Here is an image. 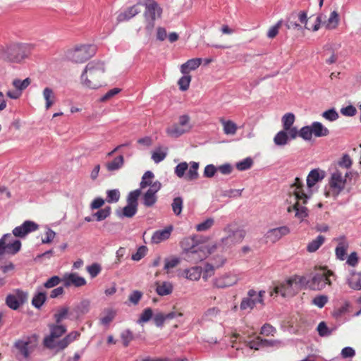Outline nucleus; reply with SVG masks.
Masks as SVG:
<instances>
[{"label":"nucleus","instance_id":"1","mask_svg":"<svg viewBox=\"0 0 361 361\" xmlns=\"http://www.w3.org/2000/svg\"><path fill=\"white\" fill-rule=\"evenodd\" d=\"M292 187L294 188L293 192L294 193L296 202L293 207L288 208V212H291L292 211H295V216L302 221L308 216V210L307 207H305V204H307L311 194L305 192L304 185L302 180L299 178H295V183Z\"/></svg>","mask_w":361,"mask_h":361},{"label":"nucleus","instance_id":"2","mask_svg":"<svg viewBox=\"0 0 361 361\" xmlns=\"http://www.w3.org/2000/svg\"><path fill=\"white\" fill-rule=\"evenodd\" d=\"M49 334L45 336L42 341L43 346L57 353L65 349L62 336L67 331V328L63 324H50L48 325Z\"/></svg>","mask_w":361,"mask_h":361},{"label":"nucleus","instance_id":"3","mask_svg":"<svg viewBox=\"0 0 361 361\" xmlns=\"http://www.w3.org/2000/svg\"><path fill=\"white\" fill-rule=\"evenodd\" d=\"M332 276H334L332 271L320 268L313 272L307 280L305 277H300L299 283H305L310 290L319 291L324 290L326 286H331L330 277Z\"/></svg>","mask_w":361,"mask_h":361},{"label":"nucleus","instance_id":"4","mask_svg":"<svg viewBox=\"0 0 361 361\" xmlns=\"http://www.w3.org/2000/svg\"><path fill=\"white\" fill-rule=\"evenodd\" d=\"M104 65L100 61H91L87 63L81 75V80L84 85L91 89H97L100 85L94 82L104 73Z\"/></svg>","mask_w":361,"mask_h":361},{"label":"nucleus","instance_id":"5","mask_svg":"<svg viewBox=\"0 0 361 361\" xmlns=\"http://www.w3.org/2000/svg\"><path fill=\"white\" fill-rule=\"evenodd\" d=\"M32 49L28 44H13L0 50V58L11 62H20L27 56Z\"/></svg>","mask_w":361,"mask_h":361},{"label":"nucleus","instance_id":"6","mask_svg":"<svg viewBox=\"0 0 361 361\" xmlns=\"http://www.w3.org/2000/svg\"><path fill=\"white\" fill-rule=\"evenodd\" d=\"M38 340L39 336L36 334L24 336L15 342L14 347L18 350L19 355L24 359H28L36 349Z\"/></svg>","mask_w":361,"mask_h":361},{"label":"nucleus","instance_id":"7","mask_svg":"<svg viewBox=\"0 0 361 361\" xmlns=\"http://www.w3.org/2000/svg\"><path fill=\"white\" fill-rule=\"evenodd\" d=\"M96 51V46L93 44H81L76 46L73 49L68 50L66 56L68 60L74 63H83L92 57Z\"/></svg>","mask_w":361,"mask_h":361},{"label":"nucleus","instance_id":"8","mask_svg":"<svg viewBox=\"0 0 361 361\" xmlns=\"http://www.w3.org/2000/svg\"><path fill=\"white\" fill-rule=\"evenodd\" d=\"M142 6H145V11L144 13L145 18L146 20V30L151 32L154 27V20L157 18H160L162 8L154 0H142Z\"/></svg>","mask_w":361,"mask_h":361},{"label":"nucleus","instance_id":"9","mask_svg":"<svg viewBox=\"0 0 361 361\" xmlns=\"http://www.w3.org/2000/svg\"><path fill=\"white\" fill-rule=\"evenodd\" d=\"M265 295L264 290H260L257 293L255 290L250 289L248 290L247 296L243 298L240 305L241 310H251L257 305H261L262 307L264 305V297Z\"/></svg>","mask_w":361,"mask_h":361},{"label":"nucleus","instance_id":"10","mask_svg":"<svg viewBox=\"0 0 361 361\" xmlns=\"http://www.w3.org/2000/svg\"><path fill=\"white\" fill-rule=\"evenodd\" d=\"M21 247V243L11 233L4 234L0 239V255L5 254L13 255Z\"/></svg>","mask_w":361,"mask_h":361},{"label":"nucleus","instance_id":"11","mask_svg":"<svg viewBox=\"0 0 361 361\" xmlns=\"http://www.w3.org/2000/svg\"><path fill=\"white\" fill-rule=\"evenodd\" d=\"M224 231L228 234L225 238L221 240V243L226 247H231L236 244H238L244 239L246 232L241 228H237L236 229L232 228V225H228L224 228Z\"/></svg>","mask_w":361,"mask_h":361},{"label":"nucleus","instance_id":"12","mask_svg":"<svg viewBox=\"0 0 361 361\" xmlns=\"http://www.w3.org/2000/svg\"><path fill=\"white\" fill-rule=\"evenodd\" d=\"M300 278L295 276L274 288V293L283 297H290L295 294L298 289Z\"/></svg>","mask_w":361,"mask_h":361},{"label":"nucleus","instance_id":"13","mask_svg":"<svg viewBox=\"0 0 361 361\" xmlns=\"http://www.w3.org/2000/svg\"><path fill=\"white\" fill-rule=\"evenodd\" d=\"M240 280L239 274L235 271L226 272L214 279L213 285L217 288H226L235 285Z\"/></svg>","mask_w":361,"mask_h":361},{"label":"nucleus","instance_id":"14","mask_svg":"<svg viewBox=\"0 0 361 361\" xmlns=\"http://www.w3.org/2000/svg\"><path fill=\"white\" fill-rule=\"evenodd\" d=\"M346 180L343 178V173L339 170L334 171L329 180V185L332 195L336 197L345 188Z\"/></svg>","mask_w":361,"mask_h":361},{"label":"nucleus","instance_id":"15","mask_svg":"<svg viewBox=\"0 0 361 361\" xmlns=\"http://www.w3.org/2000/svg\"><path fill=\"white\" fill-rule=\"evenodd\" d=\"M250 349L259 350L261 348H279L282 345V342L276 339H262L257 337L254 341H244L242 343Z\"/></svg>","mask_w":361,"mask_h":361},{"label":"nucleus","instance_id":"16","mask_svg":"<svg viewBox=\"0 0 361 361\" xmlns=\"http://www.w3.org/2000/svg\"><path fill=\"white\" fill-rule=\"evenodd\" d=\"M27 293L16 289L13 293L6 296V304L9 308L16 310L27 300Z\"/></svg>","mask_w":361,"mask_h":361},{"label":"nucleus","instance_id":"17","mask_svg":"<svg viewBox=\"0 0 361 361\" xmlns=\"http://www.w3.org/2000/svg\"><path fill=\"white\" fill-rule=\"evenodd\" d=\"M345 284L353 290H361V272L349 269L345 276Z\"/></svg>","mask_w":361,"mask_h":361},{"label":"nucleus","instance_id":"18","mask_svg":"<svg viewBox=\"0 0 361 361\" xmlns=\"http://www.w3.org/2000/svg\"><path fill=\"white\" fill-rule=\"evenodd\" d=\"M39 226L32 221H25L19 226L16 227L13 230V235L15 237L24 238L28 233L35 231L38 229Z\"/></svg>","mask_w":361,"mask_h":361},{"label":"nucleus","instance_id":"19","mask_svg":"<svg viewBox=\"0 0 361 361\" xmlns=\"http://www.w3.org/2000/svg\"><path fill=\"white\" fill-rule=\"evenodd\" d=\"M161 184L159 181H155L147 191L144 194L142 200L143 204L147 207L153 206L157 200V192L161 189Z\"/></svg>","mask_w":361,"mask_h":361},{"label":"nucleus","instance_id":"20","mask_svg":"<svg viewBox=\"0 0 361 361\" xmlns=\"http://www.w3.org/2000/svg\"><path fill=\"white\" fill-rule=\"evenodd\" d=\"M290 233V228L286 226L277 227L275 228L269 229L266 235L265 238L267 240L271 243H276L282 237L287 235Z\"/></svg>","mask_w":361,"mask_h":361},{"label":"nucleus","instance_id":"21","mask_svg":"<svg viewBox=\"0 0 361 361\" xmlns=\"http://www.w3.org/2000/svg\"><path fill=\"white\" fill-rule=\"evenodd\" d=\"M142 6V1L138 0L137 3L131 7L128 8L126 11L121 13L118 17V22L128 20L137 14L141 12V7Z\"/></svg>","mask_w":361,"mask_h":361},{"label":"nucleus","instance_id":"22","mask_svg":"<svg viewBox=\"0 0 361 361\" xmlns=\"http://www.w3.org/2000/svg\"><path fill=\"white\" fill-rule=\"evenodd\" d=\"M207 257V254L200 245L195 246L190 253L185 255L186 259L192 263H197L202 261Z\"/></svg>","mask_w":361,"mask_h":361},{"label":"nucleus","instance_id":"23","mask_svg":"<svg viewBox=\"0 0 361 361\" xmlns=\"http://www.w3.org/2000/svg\"><path fill=\"white\" fill-rule=\"evenodd\" d=\"M63 281L66 287L72 285L75 287H80L86 283V280L83 277L78 276L76 273L66 274L63 278Z\"/></svg>","mask_w":361,"mask_h":361},{"label":"nucleus","instance_id":"24","mask_svg":"<svg viewBox=\"0 0 361 361\" xmlns=\"http://www.w3.org/2000/svg\"><path fill=\"white\" fill-rule=\"evenodd\" d=\"M326 176V172L320 169L312 170L307 177V185L312 188L317 183L322 180Z\"/></svg>","mask_w":361,"mask_h":361},{"label":"nucleus","instance_id":"25","mask_svg":"<svg viewBox=\"0 0 361 361\" xmlns=\"http://www.w3.org/2000/svg\"><path fill=\"white\" fill-rule=\"evenodd\" d=\"M338 240L339 242L335 249V255L338 259L343 261L346 258L349 244L344 236L339 238Z\"/></svg>","mask_w":361,"mask_h":361},{"label":"nucleus","instance_id":"26","mask_svg":"<svg viewBox=\"0 0 361 361\" xmlns=\"http://www.w3.org/2000/svg\"><path fill=\"white\" fill-rule=\"evenodd\" d=\"M173 231V226H169L163 230L155 231L152 236V241L154 243L158 244L161 242L169 238L171 233Z\"/></svg>","mask_w":361,"mask_h":361},{"label":"nucleus","instance_id":"27","mask_svg":"<svg viewBox=\"0 0 361 361\" xmlns=\"http://www.w3.org/2000/svg\"><path fill=\"white\" fill-rule=\"evenodd\" d=\"M201 58H194L188 60L180 66V70L183 75L189 74L190 71L196 70L202 63Z\"/></svg>","mask_w":361,"mask_h":361},{"label":"nucleus","instance_id":"28","mask_svg":"<svg viewBox=\"0 0 361 361\" xmlns=\"http://www.w3.org/2000/svg\"><path fill=\"white\" fill-rule=\"evenodd\" d=\"M183 276L191 281H197L202 275V269L200 267H193L183 271Z\"/></svg>","mask_w":361,"mask_h":361},{"label":"nucleus","instance_id":"29","mask_svg":"<svg viewBox=\"0 0 361 361\" xmlns=\"http://www.w3.org/2000/svg\"><path fill=\"white\" fill-rule=\"evenodd\" d=\"M41 289V288H38L32 299V305L37 309H40L47 300L46 293Z\"/></svg>","mask_w":361,"mask_h":361},{"label":"nucleus","instance_id":"30","mask_svg":"<svg viewBox=\"0 0 361 361\" xmlns=\"http://www.w3.org/2000/svg\"><path fill=\"white\" fill-rule=\"evenodd\" d=\"M313 135L317 137H325L329 134V130L320 122L314 121L311 124Z\"/></svg>","mask_w":361,"mask_h":361},{"label":"nucleus","instance_id":"31","mask_svg":"<svg viewBox=\"0 0 361 361\" xmlns=\"http://www.w3.org/2000/svg\"><path fill=\"white\" fill-rule=\"evenodd\" d=\"M43 97L45 100V108L49 109L56 102V95L53 90L49 87H45L42 92Z\"/></svg>","mask_w":361,"mask_h":361},{"label":"nucleus","instance_id":"32","mask_svg":"<svg viewBox=\"0 0 361 361\" xmlns=\"http://www.w3.org/2000/svg\"><path fill=\"white\" fill-rule=\"evenodd\" d=\"M339 22V16L337 11H334L331 13L330 16L329 17L328 20H326V18L324 19V25L326 29L332 30L335 29Z\"/></svg>","mask_w":361,"mask_h":361},{"label":"nucleus","instance_id":"33","mask_svg":"<svg viewBox=\"0 0 361 361\" xmlns=\"http://www.w3.org/2000/svg\"><path fill=\"white\" fill-rule=\"evenodd\" d=\"M137 207L135 205L126 204L121 211H117L116 214L120 218H131L137 213Z\"/></svg>","mask_w":361,"mask_h":361},{"label":"nucleus","instance_id":"34","mask_svg":"<svg viewBox=\"0 0 361 361\" xmlns=\"http://www.w3.org/2000/svg\"><path fill=\"white\" fill-rule=\"evenodd\" d=\"M198 169L199 163L191 161L190 163V168L188 169V172L185 174V179L187 180H196L199 176Z\"/></svg>","mask_w":361,"mask_h":361},{"label":"nucleus","instance_id":"35","mask_svg":"<svg viewBox=\"0 0 361 361\" xmlns=\"http://www.w3.org/2000/svg\"><path fill=\"white\" fill-rule=\"evenodd\" d=\"M173 290V285L171 283L168 281H164L161 283H157L156 288V292L159 295L164 296L169 295L172 293Z\"/></svg>","mask_w":361,"mask_h":361},{"label":"nucleus","instance_id":"36","mask_svg":"<svg viewBox=\"0 0 361 361\" xmlns=\"http://www.w3.org/2000/svg\"><path fill=\"white\" fill-rule=\"evenodd\" d=\"M69 315V308L66 306L60 307L57 309L56 312L54 314L55 324H61V322L68 318Z\"/></svg>","mask_w":361,"mask_h":361},{"label":"nucleus","instance_id":"37","mask_svg":"<svg viewBox=\"0 0 361 361\" xmlns=\"http://www.w3.org/2000/svg\"><path fill=\"white\" fill-rule=\"evenodd\" d=\"M198 245L195 242V239L193 237H187L183 239L180 242V247H182L183 252L185 255L190 253L192 250V248L195 247V246H197Z\"/></svg>","mask_w":361,"mask_h":361},{"label":"nucleus","instance_id":"38","mask_svg":"<svg viewBox=\"0 0 361 361\" xmlns=\"http://www.w3.org/2000/svg\"><path fill=\"white\" fill-rule=\"evenodd\" d=\"M289 142V137L284 130H280L274 137V142L277 146H284Z\"/></svg>","mask_w":361,"mask_h":361},{"label":"nucleus","instance_id":"39","mask_svg":"<svg viewBox=\"0 0 361 361\" xmlns=\"http://www.w3.org/2000/svg\"><path fill=\"white\" fill-rule=\"evenodd\" d=\"M166 133L172 137H178L186 133L185 130L182 128L178 123H174L168 127L166 130Z\"/></svg>","mask_w":361,"mask_h":361},{"label":"nucleus","instance_id":"40","mask_svg":"<svg viewBox=\"0 0 361 361\" xmlns=\"http://www.w3.org/2000/svg\"><path fill=\"white\" fill-rule=\"evenodd\" d=\"M123 157L122 155H119L117 157H116L114 160L106 164V169L109 171L118 170L123 166Z\"/></svg>","mask_w":361,"mask_h":361},{"label":"nucleus","instance_id":"41","mask_svg":"<svg viewBox=\"0 0 361 361\" xmlns=\"http://www.w3.org/2000/svg\"><path fill=\"white\" fill-rule=\"evenodd\" d=\"M220 121L224 127V132L226 135L235 134L237 126L234 122L231 121H225L223 118H221Z\"/></svg>","mask_w":361,"mask_h":361},{"label":"nucleus","instance_id":"42","mask_svg":"<svg viewBox=\"0 0 361 361\" xmlns=\"http://www.w3.org/2000/svg\"><path fill=\"white\" fill-rule=\"evenodd\" d=\"M31 83V80L27 78L24 80L16 78L13 80L12 85L16 90H19L20 93L25 90Z\"/></svg>","mask_w":361,"mask_h":361},{"label":"nucleus","instance_id":"43","mask_svg":"<svg viewBox=\"0 0 361 361\" xmlns=\"http://www.w3.org/2000/svg\"><path fill=\"white\" fill-rule=\"evenodd\" d=\"M325 238L323 235H318L316 239L311 241L307 247V250L310 252L317 251L321 245L324 243Z\"/></svg>","mask_w":361,"mask_h":361},{"label":"nucleus","instance_id":"44","mask_svg":"<svg viewBox=\"0 0 361 361\" xmlns=\"http://www.w3.org/2000/svg\"><path fill=\"white\" fill-rule=\"evenodd\" d=\"M154 177V173L150 171H146L144 175L142 176V180L140 182V189L145 188L146 187H151L153 185V183L154 182L152 181L153 178Z\"/></svg>","mask_w":361,"mask_h":361},{"label":"nucleus","instance_id":"45","mask_svg":"<svg viewBox=\"0 0 361 361\" xmlns=\"http://www.w3.org/2000/svg\"><path fill=\"white\" fill-rule=\"evenodd\" d=\"M180 258L178 257L172 256L167 257L164 259V269L169 272L171 269L177 267L180 264Z\"/></svg>","mask_w":361,"mask_h":361},{"label":"nucleus","instance_id":"46","mask_svg":"<svg viewBox=\"0 0 361 361\" xmlns=\"http://www.w3.org/2000/svg\"><path fill=\"white\" fill-rule=\"evenodd\" d=\"M116 314V312L113 309H108L106 310V315L101 317L99 321L100 324L108 326L109 324L114 320Z\"/></svg>","mask_w":361,"mask_h":361},{"label":"nucleus","instance_id":"47","mask_svg":"<svg viewBox=\"0 0 361 361\" xmlns=\"http://www.w3.org/2000/svg\"><path fill=\"white\" fill-rule=\"evenodd\" d=\"M214 220L213 218H208L205 221L197 224L195 229L198 232H204L209 230L214 225Z\"/></svg>","mask_w":361,"mask_h":361},{"label":"nucleus","instance_id":"48","mask_svg":"<svg viewBox=\"0 0 361 361\" xmlns=\"http://www.w3.org/2000/svg\"><path fill=\"white\" fill-rule=\"evenodd\" d=\"M178 124L182 128L185 130L186 133H188L192 127V124L190 123V118L188 115L186 114L182 115L179 117Z\"/></svg>","mask_w":361,"mask_h":361},{"label":"nucleus","instance_id":"49","mask_svg":"<svg viewBox=\"0 0 361 361\" xmlns=\"http://www.w3.org/2000/svg\"><path fill=\"white\" fill-rule=\"evenodd\" d=\"M111 209L110 207H106L101 209L93 214L97 221H101L109 217L111 214Z\"/></svg>","mask_w":361,"mask_h":361},{"label":"nucleus","instance_id":"50","mask_svg":"<svg viewBox=\"0 0 361 361\" xmlns=\"http://www.w3.org/2000/svg\"><path fill=\"white\" fill-rule=\"evenodd\" d=\"M283 130H288L291 127L295 121V116L292 113L284 114L281 118Z\"/></svg>","mask_w":361,"mask_h":361},{"label":"nucleus","instance_id":"51","mask_svg":"<svg viewBox=\"0 0 361 361\" xmlns=\"http://www.w3.org/2000/svg\"><path fill=\"white\" fill-rule=\"evenodd\" d=\"M141 194V190L137 189L133 191H131L128 197H127V204L130 205H135V207H137V200L139 196Z\"/></svg>","mask_w":361,"mask_h":361},{"label":"nucleus","instance_id":"52","mask_svg":"<svg viewBox=\"0 0 361 361\" xmlns=\"http://www.w3.org/2000/svg\"><path fill=\"white\" fill-rule=\"evenodd\" d=\"M120 196V192L118 189L109 190L106 191V201L108 203H116L118 202Z\"/></svg>","mask_w":361,"mask_h":361},{"label":"nucleus","instance_id":"53","mask_svg":"<svg viewBox=\"0 0 361 361\" xmlns=\"http://www.w3.org/2000/svg\"><path fill=\"white\" fill-rule=\"evenodd\" d=\"M188 169V164L185 161H183L175 167L174 173L178 178H183L185 176Z\"/></svg>","mask_w":361,"mask_h":361},{"label":"nucleus","instance_id":"54","mask_svg":"<svg viewBox=\"0 0 361 361\" xmlns=\"http://www.w3.org/2000/svg\"><path fill=\"white\" fill-rule=\"evenodd\" d=\"M253 161L250 157H247L236 163V169L239 171H246L251 168Z\"/></svg>","mask_w":361,"mask_h":361},{"label":"nucleus","instance_id":"55","mask_svg":"<svg viewBox=\"0 0 361 361\" xmlns=\"http://www.w3.org/2000/svg\"><path fill=\"white\" fill-rule=\"evenodd\" d=\"M191 82V76L189 74L183 75L178 81L179 89L185 91L189 88Z\"/></svg>","mask_w":361,"mask_h":361},{"label":"nucleus","instance_id":"56","mask_svg":"<svg viewBox=\"0 0 361 361\" xmlns=\"http://www.w3.org/2000/svg\"><path fill=\"white\" fill-rule=\"evenodd\" d=\"M153 311L151 308L148 307L143 310L142 314L140 316L137 322L139 324L146 323L149 322L152 318H153Z\"/></svg>","mask_w":361,"mask_h":361},{"label":"nucleus","instance_id":"57","mask_svg":"<svg viewBox=\"0 0 361 361\" xmlns=\"http://www.w3.org/2000/svg\"><path fill=\"white\" fill-rule=\"evenodd\" d=\"M80 334L77 331H73L67 334L65 337L63 338L65 349L74 341L77 340Z\"/></svg>","mask_w":361,"mask_h":361},{"label":"nucleus","instance_id":"58","mask_svg":"<svg viewBox=\"0 0 361 361\" xmlns=\"http://www.w3.org/2000/svg\"><path fill=\"white\" fill-rule=\"evenodd\" d=\"M166 150H162L161 148H159L152 153V159L155 163L158 164L166 158Z\"/></svg>","mask_w":361,"mask_h":361},{"label":"nucleus","instance_id":"59","mask_svg":"<svg viewBox=\"0 0 361 361\" xmlns=\"http://www.w3.org/2000/svg\"><path fill=\"white\" fill-rule=\"evenodd\" d=\"M312 135L313 133L311 125L304 126L299 130V136L305 140H310Z\"/></svg>","mask_w":361,"mask_h":361},{"label":"nucleus","instance_id":"60","mask_svg":"<svg viewBox=\"0 0 361 361\" xmlns=\"http://www.w3.org/2000/svg\"><path fill=\"white\" fill-rule=\"evenodd\" d=\"M173 213L178 216L180 214L183 209V199L180 197H175L171 204Z\"/></svg>","mask_w":361,"mask_h":361},{"label":"nucleus","instance_id":"61","mask_svg":"<svg viewBox=\"0 0 361 361\" xmlns=\"http://www.w3.org/2000/svg\"><path fill=\"white\" fill-rule=\"evenodd\" d=\"M317 331L320 336L324 337L331 335L332 330L329 329L324 322H321L317 326Z\"/></svg>","mask_w":361,"mask_h":361},{"label":"nucleus","instance_id":"62","mask_svg":"<svg viewBox=\"0 0 361 361\" xmlns=\"http://www.w3.org/2000/svg\"><path fill=\"white\" fill-rule=\"evenodd\" d=\"M328 302V297L325 295H317L312 300V304L315 306L322 308Z\"/></svg>","mask_w":361,"mask_h":361},{"label":"nucleus","instance_id":"63","mask_svg":"<svg viewBox=\"0 0 361 361\" xmlns=\"http://www.w3.org/2000/svg\"><path fill=\"white\" fill-rule=\"evenodd\" d=\"M276 333V329L275 327L271 326L269 324H264L260 331V334L269 336H274V334Z\"/></svg>","mask_w":361,"mask_h":361},{"label":"nucleus","instance_id":"64","mask_svg":"<svg viewBox=\"0 0 361 361\" xmlns=\"http://www.w3.org/2000/svg\"><path fill=\"white\" fill-rule=\"evenodd\" d=\"M63 281L59 276H54L49 279L44 283V287L46 288H51L58 286Z\"/></svg>","mask_w":361,"mask_h":361}]
</instances>
